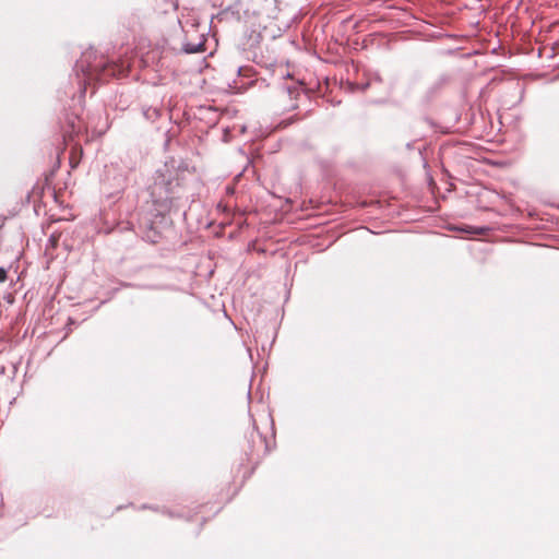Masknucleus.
Wrapping results in <instances>:
<instances>
[{"label": "nucleus", "instance_id": "423d86ee", "mask_svg": "<svg viewBox=\"0 0 559 559\" xmlns=\"http://www.w3.org/2000/svg\"><path fill=\"white\" fill-rule=\"evenodd\" d=\"M70 130L66 131L64 136L72 138L74 134H78L82 130L81 120L79 117H72L69 121Z\"/></svg>", "mask_w": 559, "mask_h": 559}, {"label": "nucleus", "instance_id": "39448f33", "mask_svg": "<svg viewBox=\"0 0 559 559\" xmlns=\"http://www.w3.org/2000/svg\"><path fill=\"white\" fill-rule=\"evenodd\" d=\"M282 93L286 94L292 99H299L300 96H304L305 98H308V95L304 88L302 82H297L294 85L290 84H284L282 87Z\"/></svg>", "mask_w": 559, "mask_h": 559}, {"label": "nucleus", "instance_id": "f03ea898", "mask_svg": "<svg viewBox=\"0 0 559 559\" xmlns=\"http://www.w3.org/2000/svg\"><path fill=\"white\" fill-rule=\"evenodd\" d=\"M82 94L86 93L87 85L94 81H106L116 74V66L106 63L103 58H97L93 50L82 53L74 67Z\"/></svg>", "mask_w": 559, "mask_h": 559}, {"label": "nucleus", "instance_id": "ddd939ff", "mask_svg": "<svg viewBox=\"0 0 559 559\" xmlns=\"http://www.w3.org/2000/svg\"><path fill=\"white\" fill-rule=\"evenodd\" d=\"M323 224H325V223H324V222H317V227H318L319 225H323Z\"/></svg>", "mask_w": 559, "mask_h": 559}, {"label": "nucleus", "instance_id": "20e7f679", "mask_svg": "<svg viewBox=\"0 0 559 559\" xmlns=\"http://www.w3.org/2000/svg\"><path fill=\"white\" fill-rule=\"evenodd\" d=\"M181 50L185 53H197L203 52L205 50V38L202 34L197 35V40L190 41L187 40L182 43Z\"/></svg>", "mask_w": 559, "mask_h": 559}, {"label": "nucleus", "instance_id": "9b49d317", "mask_svg": "<svg viewBox=\"0 0 559 559\" xmlns=\"http://www.w3.org/2000/svg\"><path fill=\"white\" fill-rule=\"evenodd\" d=\"M316 247H317V250H319V249H320V250H324V249H325V248H321V243H319L318 241H317V243H316Z\"/></svg>", "mask_w": 559, "mask_h": 559}, {"label": "nucleus", "instance_id": "0eeeda50", "mask_svg": "<svg viewBox=\"0 0 559 559\" xmlns=\"http://www.w3.org/2000/svg\"><path fill=\"white\" fill-rule=\"evenodd\" d=\"M160 115L162 110L159 107L150 106L143 108V116L145 117V119L152 122L156 121L160 117Z\"/></svg>", "mask_w": 559, "mask_h": 559}, {"label": "nucleus", "instance_id": "9d476101", "mask_svg": "<svg viewBox=\"0 0 559 559\" xmlns=\"http://www.w3.org/2000/svg\"><path fill=\"white\" fill-rule=\"evenodd\" d=\"M316 93H317V96L319 95V93H321V86H320V83H317V90H316Z\"/></svg>", "mask_w": 559, "mask_h": 559}, {"label": "nucleus", "instance_id": "4468645a", "mask_svg": "<svg viewBox=\"0 0 559 559\" xmlns=\"http://www.w3.org/2000/svg\"><path fill=\"white\" fill-rule=\"evenodd\" d=\"M369 86V83H366L364 86H362V90H365L366 87Z\"/></svg>", "mask_w": 559, "mask_h": 559}, {"label": "nucleus", "instance_id": "f8f14e48", "mask_svg": "<svg viewBox=\"0 0 559 559\" xmlns=\"http://www.w3.org/2000/svg\"><path fill=\"white\" fill-rule=\"evenodd\" d=\"M290 108H292V109H298V108H299V105H298V104H294V105H292V107H290Z\"/></svg>", "mask_w": 559, "mask_h": 559}, {"label": "nucleus", "instance_id": "f257e3e1", "mask_svg": "<svg viewBox=\"0 0 559 559\" xmlns=\"http://www.w3.org/2000/svg\"><path fill=\"white\" fill-rule=\"evenodd\" d=\"M185 171L175 159L166 162L155 171L153 182L148 186L152 204L146 224L148 228L153 229L154 224L169 214L175 201L180 199Z\"/></svg>", "mask_w": 559, "mask_h": 559}, {"label": "nucleus", "instance_id": "6e6552de", "mask_svg": "<svg viewBox=\"0 0 559 559\" xmlns=\"http://www.w3.org/2000/svg\"><path fill=\"white\" fill-rule=\"evenodd\" d=\"M295 117H297V115H295L293 117H289L287 120L281 121L277 127L286 128L287 126H289L295 120Z\"/></svg>", "mask_w": 559, "mask_h": 559}, {"label": "nucleus", "instance_id": "7ed1b4c3", "mask_svg": "<svg viewBox=\"0 0 559 559\" xmlns=\"http://www.w3.org/2000/svg\"><path fill=\"white\" fill-rule=\"evenodd\" d=\"M104 185L108 186V188L112 190L111 193L120 192L123 191L127 186V177L121 173H117L114 174L111 180L110 170H108L104 179Z\"/></svg>", "mask_w": 559, "mask_h": 559}, {"label": "nucleus", "instance_id": "1a4fd4ad", "mask_svg": "<svg viewBox=\"0 0 559 559\" xmlns=\"http://www.w3.org/2000/svg\"><path fill=\"white\" fill-rule=\"evenodd\" d=\"M7 280V270L0 266V283H3Z\"/></svg>", "mask_w": 559, "mask_h": 559}]
</instances>
